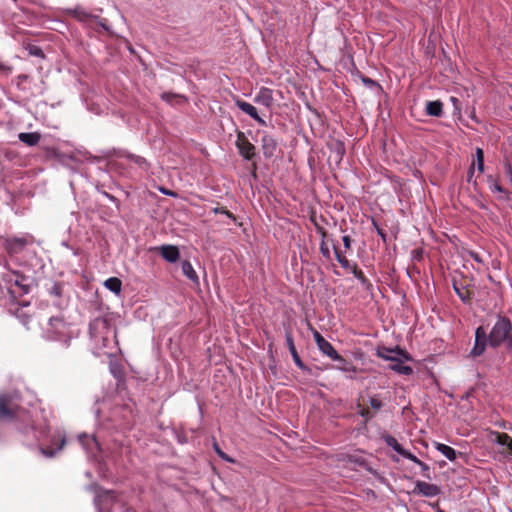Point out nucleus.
<instances>
[{"label": "nucleus", "mask_w": 512, "mask_h": 512, "mask_svg": "<svg viewBox=\"0 0 512 512\" xmlns=\"http://www.w3.org/2000/svg\"><path fill=\"white\" fill-rule=\"evenodd\" d=\"M504 345L507 353L512 354V323L504 315L497 314V321L491 331L487 333L483 326L475 330V342L469 356L476 358L482 356L487 346L497 349Z\"/></svg>", "instance_id": "1"}, {"label": "nucleus", "mask_w": 512, "mask_h": 512, "mask_svg": "<svg viewBox=\"0 0 512 512\" xmlns=\"http://www.w3.org/2000/svg\"><path fill=\"white\" fill-rule=\"evenodd\" d=\"M89 334L98 350L111 348V345L116 343V329L106 317H98L91 321Z\"/></svg>", "instance_id": "2"}, {"label": "nucleus", "mask_w": 512, "mask_h": 512, "mask_svg": "<svg viewBox=\"0 0 512 512\" xmlns=\"http://www.w3.org/2000/svg\"><path fill=\"white\" fill-rule=\"evenodd\" d=\"M88 489L95 494L94 505L97 512H112L113 505L119 499V492L107 490L98 483L90 484Z\"/></svg>", "instance_id": "3"}, {"label": "nucleus", "mask_w": 512, "mask_h": 512, "mask_svg": "<svg viewBox=\"0 0 512 512\" xmlns=\"http://www.w3.org/2000/svg\"><path fill=\"white\" fill-rule=\"evenodd\" d=\"M25 409L14 402L13 396L9 393L0 394V421H16Z\"/></svg>", "instance_id": "4"}, {"label": "nucleus", "mask_w": 512, "mask_h": 512, "mask_svg": "<svg viewBox=\"0 0 512 512\" xmlns=\"http://www.w3.org/2000/svg\"><path fill=\"white\" fill-rule=\"evenodd\" d=\"M47 338L50 340L61 341L67 346L69 345L72 336L63 318H50L49 328L47 329Z\"/></svg>", "instance_id": "5"}, {"label": "nucleus", "mask_w": 512, "mask_h": 512, "mask_svg": "<svg viewBox=\"0 0 512 512\" xmlns=\"http://www.w3.org/2000/svg\"><path fill=\"white\" fill-rule=\"evenodd\" d=\"M236 147L245 160L251 161L256 157V147L249 141L243 131H237Z\"/></svg>", "instance_id": "6"}, {"label": "nucleus", "mask_w": 512, "mask_h": 512, "mask_svg": "<svg viewBox=\"0 0 512 512\" xmlns=\"http://www.w3.org/2000/svg\"><path fill=\"white\" fill-rule=\"evenodd\" d=\"M13 274L16 276V279L13 283L17 287V290L10 288L9 293L11 298L16 299V297H22L23 295L28 294L31 290V286L28 282V276H25L19 271H14Z\"/></svg>", "instance_id": "7"}, {"label": "nucleus", "mask_w": 512, "mask_h": 512, "mask_svg": "<svg viewBox=\"0 0 512 512\" xmlns=\"http://www.w3.org/2000/svg\"><path fill=\"white\" fill-rule=\"evenodd\" d=\"M285 340L286 345L291 353V356L298 368H300L302 371L310 372V369L304 364L302 359L300 358L297 349L294 344L293 334H292V328L290 326H285Z\"/></svg>", "instance_id": "8"}, {"label": "nucleus", "mask_w": 512, "mask_h": 512, "mask_svg": "<svg viewBox=\"0 0 512 512\" xmlns=\"http://www.w3.org/2000/svg\"><path fill=\"white\" fill-rule=\"evenodd\" d=\"M28 243L24 237H13L5 240L4 248L9 255H16L21 253Z\"/></svg>", "instance_id": "9"}, {"label": "nucleus", "mask_w": 512, "mask_h": 512, "mask_svg": "<svg viewBox=\"0 0 512 512\" xmlns=\"http://www.w3.org/2000/svg\"><path fill=\"white\" fill-rule=\"evenodd\" d=\"M261 148L263 156L266 159H271L276 156L278 149L277 140L271 135H264L261 139Z\"/></svg>", "instance_id": "10"}, {"label": "nucleus", "mask_w": 512, "mask_h": 512, "mask_svg": "<svg viewBox=\"0 0 512 512\" xmlns=\"http://www.w3.org/2000/svg\"><path fill=\"white\" fill-rule=\"evenodd\" d=\"M413 493L421 494L425 497H434L441 493V489L436 484L417 481Z\"/></svg>", "instance_id": "11"}, {"label": "nucleus", "mask_w": 512, "mask_h": 512, "mask_svg": "<svg viewBox=\"0 0 512 512\" xmlns=\"http://www.w3.org/2000/svg\"><path fill=\"white\" fill-rule=\"evenodd\" d=\"M255 102L271 108L273 105V91L270 88L262 87L255 97Z\"/></svg>", "instance_id": "12"}, {"label": "nucleus", "mask_w": 512, "mask_h": 512, "mask_svg": "<svg viewBox=\"0 0 512 512\" xmlns=\"http://www.w3.org/2000/svg\"><path fill=\"white\" fill-rule=\"evenodd\" d=\"M332 155L330 158H333L335 163L339 164L343 159V156L346 153L345 144L341 140H334L330 145Z\"/></svg>", "instance_id": "13"}, {"label": "nucleus", "mask_w": 512, "mask_h": 512, "mask_svg": "<svg viewBox=\"0 0 512 512\" xmlns=\"http://www.w3.org/2000/svg\"><path fill=\"white\" fill-rule=\"evenodd\" d=\"M160 254L166 261L170 263L176 262L180 257V252L178 247L173 245H163L160 248Z\"/></svg>", "instance_id": "14"}, {"label": "nucleus", "mask_w": 512, "mask_h": 512, "mask_svg": "<svg viewBox=\"0 0 512 512\" xmlns=\"http://www.w3.org/2000/svg\"><path fill=\"white\" fill-rule=\"evenodd\" d=\"M67 13L73 17L74 19L80 21V22H87L89 20L93 19H99V16L93 15L91 13H88L85 11L82 7L78 6L74 9L67 10Z\"/></svg>", "instance_id": "15"}, {"label": "nucleus", "mask_w": 512, "mask_h": 512, "mask_svg": "<svg viewBox=\"0 0 512 512\" xmlns=\"http://www.w3.org/2000/svg\"><path fill=\"white\" fill-rule=\"evenodd\" d=\"M403 361H405L403 358L396 357V360H392V364L389 365V369L393 370L394 372L400 374V375H412L413 374V368L408 365H404Z\"/></svg>", "instance_id": "16"}, {"label": "nucleus", "mask_w": 512, "mask_h": 512, "mask_svg": "<svg viewBox=\"0 0 512 512\" xmlns=\"http://www.w3.org/2000/svg\"><path fill=\"white\" fill-rule=\"evenodd\" d=\"M354 276L360 281L366 291H372L373 285L370 280L364 275L363 271L358 268L357 264H353L349 269Z\"/></svg>", "instance_id": "17"}, {"label": "nucleus", "mask_w": 512, "mask_h": 512, "mask_svg": "<svg viewBox=\"0 0 512 512\" xmlns=\"http://www.w3.org/2000/svg\"><path fill=\"white\" fill-rule=\"evenodd\" d=\"M425 112L428 116L441 117L443 114V103L440 100L429 101L426 104Z\"/></svg>", "instance_id": "18"}, {"label": "nucleus", "mask_w": 512, "mask_h": 512, "mask_svg": "<svg viewBox=\"0 0 512 512\" xmlns=\"http://www.w3.org/2000/svg\"><path fill=\"white\" fill-rule=\"evenodd\" d=\"M319 350L331 359H341V355L335 350L332 344L326 339L318 346Z\"/></svg>", "instance_id": "19"}, {"label": "nucleus", "mask_w": 512, "mask_h": 512, "mask_svg": "<svg viewBox=\"0 0 512 512\" xmlns=\"http://www.w3.org/2000/svg\"><path fill=\"white\" fill-rule=\"evenodd\" d=\"M435 448L441 452L445 457H447L450 461H455L457 458V455L463 456V453L459 452L457 453L452 447L442 444V443H436Z\"/></svg>", "instance_id": "20"}, {"label": "nucleus", "mask_w": 512, "mask_h": 512, "mask_svg": "<svg viewBox=\"0 0 512 512\" xmlns=\"http://www.w3.org/2000/svg\"><path fill=\"white\" fill-rule=\"evenodd\" d=\"M29 306V302L20 303L15 309L10 308V312L13 313L23 324H28L31 315L23 311V307Z\"/></svg>", "instance_id": "21"}, {"label": "nucleus", "mask_w": 512, "mask_h": 512, "mask_svg": "<svg viewBox=\"0 0 512 512\" xmlns=\"http://www.w3.org/2000/svg\"><path fill=\"white\" fill-rule=\"evenodd\" d=\"M41 139V135L38 132L20 133L19 140L28 146H35Z\"/></svg>", "instance_id": "22"}, {"label": "nucleus", "mask_w": 512, "mask_h": 512, "mask_svg": "<svg viewBox=\"0 0 512 512\" xmlns=\"http://www.w3.org/2000/svg\"><path fill=\"white\" fill-rule=\"evenodd\" d=\"M453 289L459 298L464 302L468 303L472 299L473 293L464 286H459L456 281L453 282Z\"/></svg>", "instance_id": "23"}, {"label": "nucleus", "mask_w": 512, "mask_h": 512, "mask_svg": "<svg viewBox=\"0 0 512 512\" xmlns=\"http://www.w3.org/2000/svg\"><path fill=\"white\" fill-rule=\"evenodd\" d=\"M235 105L243 112L248 114L252 119L258 115L257 109L250 103L237 99Z\"/></svg>", "instance_id": "24"}, {"label": "nucleus", "mask_w": 512, "mask_h": 512, "mask_svg": "<svg viewBox=\"0 0 512 512\" xmlns=\"http://www.w3.org/2000/svg\"><path fill=\"white\" fill-rule=\"evenodd\" d=\"M182 272L189 280H191L194 283H198V275L196 274L195 270L193 269L191 263L188 260L182 261Z\"/></svg>", "instance_id": "25"}, {"label": "nucleus", "mask_w": 512, "mask_h": 512, "mask_svg": "<svg viewBox=\"0 0 512 512\" xmlns=\"http://www.w3.org/2000/svg\"><path fill=\"white\" fill-rule=\"evenodd\" d=\"M382 439L387 444V446L391 447L398 454L401 455L402 452L404 451V448L402 447L401 444H399V442L397 441V439L394 436H392L390 434H385L382 436Z\"/></svg>", "instance_id": "26"}, {"label": "nucleus", "mask_w": 512, "mask_h": 512, "mask_svg": "<svg viewBox=\"0 0 512 512\" xmlns=\"http://www.w3.org/2000/svg\"><path fill=\"white\" fill-rule=\"evenodd\" d=\"M105 287L115 294H120L122 288V281L117 277L108 278L105 283Z\"/></svg>", "instance_id": "27"}, {"label": "nucleus", "mask_w": 512, "mask_h": 512, "mask_svg": "<svg viewBox=\"0 0 512 512\" xmlns=\"http://www.w3.org/2000/svg\"><path fill=\"white\" fill-rule=\"evenodd\" d=\"M376 355L384 360L392 361L396 360V357L393 356V350L392 348L379 345L376 348Z\"/></svg>", "instance_id": "28"}, {"label": "nucleus", "mask_w": 512, "mask_h": 512, "mask_svg": "<svg viewBox=\"0 0 512 512\" xmlns=\"http://www.w3.org/2000/svg\"><path fill=\"white\" fill-rule=\"evenodd\" d=\"M333 250L335 257L342 268L348 270L352 266V264L349 262V260L346 258V256L341 252L339 247L337 245H333Z\"/></svg>", "instance_id": "29"}, {"label": "nucleus", "mask_w": 512, "mask_h": 512, "mask_svg": "<svg viewBox=\"0 0 512 512\" xmlns=\"http://www.w3.org/2000/svg\"><path fill=\"white\" fill-rule=\"evenodd\" d=\"M338 362L337 369L344 372H357V367L352 362L346 360L341 356V359H333Z\"/></svg>", "instance_id": "30"}, {"label": "nucleus", "mask_w": 512, "mask_h": 512, "mask_svg": "<svg viewBox=\"0 0 512 512\" xmlns=\"http://www.w3.org/2000/svg\"><path fill=\"white\" fill-rule=\"evenodd\" d=\"M496 442L500 445H505L512 452V438L506 433L496 432Z\"/></svg>", "instance_id": "31"}, {"label": "nucleus", "mask_w": 512, "mask_h": 512, "mask_svg": "<svg viewBox=\"0 0 512 512\" xmlns=\"http://www.w3.org/2000/svg\"><path fill=\"white\" fill-rule=\"evenodd\" d=\"M309 218H310V221L315 226V229H316L317 233H319L321 235V238L326 239V237L328 235L327 231L325 230V228L320 223H318L317 217H316V213L314 211L311 212Z\"/></svg>", "instance_id": "32"}, {"label": "nucleus", "mask_w": 512, "mask_h": 512, "mask_svg": "<svg viewBox=\"0 0 512 512\" xmlns=\"http://www.w3.org/2000/svg\"><path fill=\"white\" fill-rule=\"evenodd\" d=\"M392 350L394 357L403 358L405 361H413V357L411 356V354L405 349L401 348L400 346L397 345L393 347Z\"/></svg>", "instance_id": "33"}, {"label": "nucleus", "mask_w": 512, "mask_h": 512, "mask_svg": "<svg viewBox=\"0 0 512 512\" xmlns=\"http://www.w3.org/2000/svg\"><path fill=\"white\" fill-rule=\"evenodd\" d=\"M65 444V439L63 438L59 444V446L54 449V448H51V447H40V451L41 453L46 456V457H54L55 454L57 453V451L61 450L63 448Z\"/></svg>", "instance_id": "34"}, {"label": "nucleus", "mask_w": 512, "mask_h": 512, "mask_svg": "<svg viewBox=\"0 0 512 512\" xmlns=\"http://www.w3.org/2000/svg\"><path fill=\"white\" fill-rule=\"evenodd\" d=\"M357 407L359 408L358 414L364 418L365 423L374 417L375 413L372 412L368 407H363L359 402L357 403Z\"/></svg>", "instance_id": "35"}, {"label": "nucleus", "mask_w": 512, "mask_h": 512, "mask_svg": "<svg viewBox=\"0 0 512 512\" xmlns=\"http://www.w3.org/2000/svg\"><path fill=\"white\" fill-rule=\"evenodd\" d=\"M488 182L490 184V189L492 191H496L499 193H505L508 194L507 190H505L497 181L496 178H494L492 175L488 176Z\"/></svg>", "instance_id": "36"}, {"label": "nucleus", "mask_w": 512, "mask_h": 512, "mask_svg": "<svg viewBox=\"0 0 512 512\" xmlns=\"http://www.w3.org/2000/svg\"><path fill=\"white\" fill-rule=\"evenodd\" d=\"M476 163L480 173L484 172V151L482 148H476Z\"/></svg>", "instance_id": "37"}, {"label": "nucleus", "mask_w": 512, "mask_h": 512, "mask_svg": "<svg viewBox=\"0 0 512 512\" xmlns=\"http://www.w3.org/2000/svg\"><path fill=\"white\" fill-rule=\"evenodd\" d=\"M26 49L28 50L29 54L32 56L39 57L42 59L45 58V54L39 46H36L33 44H27Z\"/></svg>", "instance_id": "38"}, {"label": "nucleus", "mask_w": 512, "mask_h": 512, "mask_svg": "<svg viewBox=\"0 0 512 512\" xmlns=\"http://www.w3.org/2000/svg\"><path fill=\"white\" fill-rule=\"evenodd\" d=\"M63 292H64L63 283L62 282H54L52 288L50 289V294L55 297L61 298L63 296Z\"/></svg>", "instance_id": "39"}, {"label": "nucleus", "mask_w": 512, "mask_h": 512, "mask_svg": "<svg viewBox=\"0 0 512 512\" xmlns=\"http://www.w3.org/2000/svg\"><path fill=\"white\" fill-rule=\"evenodd\" d=\"M80 439L83 442V444L89 446L91 442L94 445L96 451H101L100 443L98 442L95 436L89 437L84 435Z\"/></svg>", "instance_id": "40"}, {"label": "nucleus", "mask_w": 512, "mask_h": 512, "mask_svg": "<svg viewBox=\"0 0 512 512\" xmlns=\"http://www.w3.org/2000/svg\"><path fill=\"white\" fill-rule=\"evenodd\" d=\"M369 404H370V407L371 409L374 410V413L381 410L382 407H383V403L382 401L378 398L377 395H374L372 397H370L369 399Z\"/></svg>", "instance_id": "41"}, {"label": "nucleus", "mask_w": 512, "mask_h": 512, "mask_svg": "<svg viewBox=\"0 0 512 512\" xmlns=\"http://www.w3.org/2000/svg\"><path fill=\"white\" fill-rule=\"evenodd\" d=\"M213 447H214L215 452L221 459H223L227 462H230V463H235V459H233L232 457L227 455L224 451H222L216 442L214 443Z\"/></svg>", "instance_id": "42"}, {"label": "nucleus", "mask_w": 512, "mask_h": 512, "mask_svg": "<svg viewBox=\"0 0 512 512\" xmlns=\"http://www.w3.org/2000/svg\"><path fill=\"white\" fill-rule=\"evenodd\" d=\"M320 252L324 258H326L327 260H331V254H330L329 247H328L325 239H323V238L320 243Z\"/></svg>", "instance_id": "43"}, {"label": "nucleus", "mask_w": 512, "mask_h": 512, "mask_svg": "<svg viewBox=\"0 0 512 512\" xmlns=\"http://www.w3.org/2000/svg\"><path fill=\"white\" fill-rule=\"evenodd\" d=\"M213 212L215 214H218V213L225 214L228 218H230L234 222L236 221L235 215L232 212H230L229 210H227L226 207H215L213 209Z\"/></svg>", "instance_id": "44"}, {"label": "nucleus", "mask_w": 512, "mask_h": 512, "mask_svg": "<svg viewBox=\"0 0 512 512\" xmlns=\"http://www.w3.org/2000/svg\"><path fill=\"white\" fill-rule=\"evenodd\" d=\"M372 224H373V227L376 229L377 234L381 237L382 241L384 243H387V234L385 233V231L380 227V225L374 219H372Z\"/></svg>", "instance_id": "45"}, {"label": "nucleus", "mask_w": 512, "mask_h": 512, "mask_svg": "<svg viewBox=\"0 0 512 512\" xmlns=\"http://www.w3.org/2000/svg\"><path fill=\"white\" fill-rule=\"evenodd\" d=\"M161 98L169 103L172 102V99L173 98H180L182 100H186V98L182 95H178V94H174V93H171V92H164L162 95H161Z\"/></svg>", "instance_id": "46"}, {"label": "nucleus", "mask_w": 512, "mask_h": 512, "mask_svg": "<svg viewBox=\"0 0 512 512\" xmlns=\"http://www.w3.org/2000/svg\"><path fill=\"white\" fill-rule=\"evenodd\" d=\"M402 457L409 459L410 461L416 463L419 465L422 461L418 459L414 454H412L410 451L404 449V451L401 454Z\"/></svg>", "instance_id": "47"}, {"label": "nucleus", "mask_w": 512, "mask_h": 512, "mask_svg": "<svg viewBox=\"0 0 512 512\" xmlns=\"http://www.w3.org/2000/svg\"><path fill=\"white\" fill-rule=\"evenodd\" d=\"M362 82L369 86V87H377L379 89H381V86L379 83H377L376 81H374L373 79L369 78V77H366V76H362Z\"/></svg>", "instance_id": "48"}, {"label": "nucleus", "mask_w": 512, "mask_h": 512, "mask_svg": "<svg viewBox=\"0 0 512 512\" xmlns=\"http://www.w3.org/2000/svg\"><path fill=\"white\" fill-rule=\"evenodd\" d=\"M419 466L421 467V470L423 471L424 477L431 480L432 476L430 474V467L423 461L419 464Z\"/></svg>", "instance_id": "49"}, {"label": "nucleus", "mask_w": 512, "mask_h": 512, "mask_svg": "<svg viewBox=\"0 0 512 512\" xmlns=\"http://www.w3.org/2000/svg\"><path fill=\"white\" fill-rule=\"evenodd\" d=\"M128 158L130 160H132L133 162H135L136 164H138L139 166H143V165L147 164L145 158H143L141 156L129 155Z\"/></svg>", "instance_id": "50"}, {"label": "nucleus", "mask_w": 512, "mask_h": 512, "mask_svg": "<svg viewBox=\"0 0 512 512\" xmlns=\"http://www.w3.org/2000/svg\"><path fill=\"white\" fill-rule=\"evenodd\" d=\"M412 259L414 261H421L423 259V250L421 248L412 251Z\"/></svg>", "instance_id": "51"}, {"label": "nucleus", "mask_w": 512, "mask_h": 512, "mask_svg": "<svg viewBox=\"0 0 512 512\" xmlns=\"http://www.w3.org/2000/svg\"><path fill=\"white\" fill-rule=\"evenodd\" d=\"M313 331V338L317 344V346H319L321 344V342H323L325 340V338L320 334V332H318L317 330L315 329H312Z\"/></svg>", "instance_id": "52"}, {"label": "nucleus", "mask_w": 512, "mask_h": 512, "mask_svg": "<svg viewBox=\"0 0 512 512\" xmlns=\"http://www.w3.org/2000/svg\"><path fill=\"white\" fill-rule=\"evenodd\" d=\"M342 241H343V246L346 250H350L351 249V245H352V239L349 235H345L342 237Z\"/></svg>", "instance_id": "53"}, {"label": "nucleus", "mask_w": 512, "mask_h": 512, "mask_svg": "<svg viewBox=\"0 0 512 512\" xmlns=\"http://www.w3.org/2000/svg\"><path fill=\"white\" fill-rule=\"evenodd\" d=\"M474 172H475V161L472 162V164L470 165V167L468 169V172H467L468 182H470L472 180Z\"/></svg>", "instance_id": "54"}, {"label": "nucleus", "mask_w": 512, "mask_h": 512, "mask_svg": "<svg viewBox=\"0 0 512 512\" xmlns=\"http://www.w3.org/2000/svg\"><path fill=\"white\" fill-rule=\"evenodd\" d=\"M103 194H104V195H105L109 200H111L113 203H115V204H116V206H117V208H119V206H120V201H119V199H118V198H116L115 196H113V195H111V194H109V193H107V192H105V191L103 192Z\"/></svg>", "instance_id": "55"}, {"label": "nucleus", "mask_w": 512, "mask_h": 512, "mask_svg": "<svg viewBox=\"0 0 512 512\" xmlns=\"http://www.w3.org/2000/svg\"><path fill=\"white\" fill-rule=\"evenodd\" d=\"M99 26H101L105 31L109 32L110 31V28L109 26L106 24V19H102L99 17V19H95Z\"/></svg>", "instance_id": "56"}, {"label": "nucleus", "mask_w": 512, "mask_h": 512, "mask_svg": "<svg viewBox=\"0 0 512 512\" xmlns=\"http://www.w3.org/2000/svg\"><path fill=\"white\" fill-rule=\"evenodd\" d=\"M47 154L57 157L59 155V151L57 148H47Z\"/></svg>", "instance_id": "57"}, {"label": "nucleus", "mask_w": 512, "mask_h": 512, "mask_svg": "<svg viewBox=\"0 0 512 512\" xmlns=\"http://www.w3.org/2000/svg\"><path fill=\"white\" fill-rule=\"evenodd\" d=\"M160 191L164 194V195H168V196H172V197H176L177 194L171 190H168L166 188H160Z\"/></svg>", "instance_id": "58"}, {"label": "nucleus", "mask_w": 512, "mask_h": 512, "mask_svg": "<svg viewBox=\"0 0 512 512\" xmlns=\"http://www.w3.org/2000/svg\"><path fill=\"white\" fill-rule=\"evenodd\" d=\"M12 68L10 66H7L3 63H0V71L5 73H10Z\"/></svg>", "instance_id": "59"}, {"label": "nucleus", "mask_w": 512, "mask_h": 512, "mask_svg": "<svg viewBox=\"0 0 512 512\" xmlns=\"http://www.w3.org/2000/svg\"><path fill=\"white\" fill-rule=\"evenodd\" d=\"M506 173L510 176V181L512 182V165L510 163H507L505 165Z\"/></svg>", "instance_id": "60"}, {"label": "nucleus", "mask_w": 512, "mask_h": 512, "mask_svg": "<svg viewBox=\"0 0 512 512\" xmlns=\"http://www.w3.org/2000/svg\"><path fill=\"white\" fill-rule=\"evenodd\" d=\"M258 124L262 125V126H265L266 125V122L263 118H261L259 116V114L253 118Z\"/></svg>", "instance_id": "61"}, {"label": "nucleus", "mask_w": 512, "mask_h": 512, "mask_svg": "<svg viewBox=\"0 0 512 512\" xmlns=\"http://www.w3.org/2000/svg\"><path fill=\"white\" fill-rule=\"evenodd\" d=\"M256 170H257V165L254 162V163H252V176L255 178L257 177Z\"/></svg>", "instance_id": "62"}, {"label": "nucleus", "mask_w": 512, "mask_h": 512, "mask_svg": "<svg viewBox=\"0 0 512 512\" xmlns=\"http://www.w3.org/2000/svg\"><path fill=\"white\" fill-rule=\"evenodd\" d=\"M471 256H472V258H473L475 261H477V262H481V259H480V257L478 256V254H477V253L472 252V253H471Z\"/></svg>", "instance_id": "63"}, {"label": "nucleus", "mask_w": 512, "mask_h": 512, "mask_svg": "<svg viewBox=\"0 0 512 512\" xmlns=\"http://www.w3.org/2000/svg\"><path fill=\"white\" fill-rule=\"evenodd\" d=\"M18 79L21 80V81H26L28 79V75L21 74V75L18 76Z\"/></svg>", "instance_id": "64"}]
</instances>
